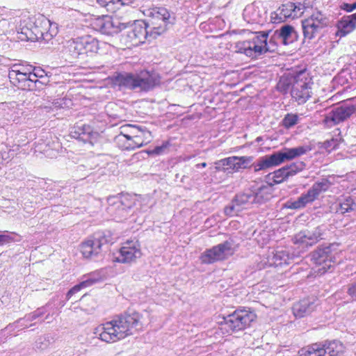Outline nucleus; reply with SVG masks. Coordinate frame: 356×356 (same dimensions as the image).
Returning a JSON list of instances; mask_svg holds the SVG:
<instances>
[{
    "mask_svg": "<svg viewBox=\"0 0 356 356\" xmlns=\"http://www.w3.org/2000/svg\"><path fill=\"white\" fill-rule=\"evenodd\" d=\"M307 235L305 234V230L300 231L296 234L293 238V241L295 244H298L302 246V248H309L308 241Z\"/></svg>",
    "mask_w": 356,
    "mask_h": 356,
    "instance_id": "nucleus-43",
    "label": "nucleus"
},
{
    "mask_svg": "<svg viewBox=\"0 0 356 356\" xmlns=\"http://www.w3.org/2000/svg\"><path fill=\"white\" fill-rule=\"evenodd\" d=\"M99 49V41L90 35H86L67 40L63 46V53L65 60L70 63H86L97 54Z\"/></svg>",
    "mask_w": 356,
    "mask_h": 356,
    "instance_id": "nucleus-3",
    "label": "nucleus"
},
{
    "mask_svg": "<svg viewBox=\"0 0 356 356\" xmlns=\"http://www.w3.org/2000/svg\"><path fill=\"white\" fill-rule=\"evenodd\" d=\"M241 209V207H239V205L236 204V202H234V198L232 200V203L225 207V213L227 216H234L235 213L240 211Z\"/></svg>",
    "mask_w": 356,
    "mask_h": 356,
    "instance_id": "nucleus-45",
    "label": "nucleus"
},
{
    "mask_svg": "<svg viewBox=\"0 0 356 356\" xmlns=\"http://www.w3.org/2000/svg\"><path fill=\"white\" fill-rule=\"evenodd\" d=\"M47 72L42 69L40 67L32 66L31 68V74L30 76L31 79H38L46 74Z\"/></svg>",
    "mask_w": 356,
    "mask_h": 356,
    "instance_id": "nucleus-49",
    "label": "nucleus"
},
{
    "mask_svg": "<svg viewBox=\"0 0 356 356\" xmlns=\"http://www.w3.org/2000/svg\"><path fill=\"white\" fill-rule=\"evenodd\" d=\"M232 245V241H225L206 250L200 256L202 263L211 264L227 259L234 253Z\"/></svg>",
    "mask_w": 356,
    "mask_h": 356,
    "instance_id": "nucleus-14",
    "label": "nucleus"
},
{
    "mask_svg": "<svg viewBox=\"0 0 356 356\" xmlns=\"http://www.w3.org/2000/svg\"><path fill=\"white\" fill-rule=\"evenodd\" d=\"M13 241V238L6 234L5 233L0 234V246L3 245L6 243H10Z\"/></svg>",
    "mask_w": 356,
    "mask_h": 356,
    "instance_id": "nucleus-52",
    "label": "nucleus"
},
{
    "mask_svg": "<svg viewBox=\"0 0 356 356\" xmlns=\"http://www.w3.org/2000/svg\"><path fill=\"white\" fill-rule=\"evenodd\" d=\"M168 143H164L162 145L156 146L152 150L148 152L149 154H156L159 155L161 154L164 150L167 148Z\"/></svg>",
    "mask_w": 356,
    "mask_h": 356,
    "instance_id": "nucleus-51",
    "label": "nucleus"
},
{
    "mask_svg": "<svg viewBox=\"0 0 356 356\" xmlns=\"http://www.w3.org/2000/svg\"><path fill=\"white\" fill-rule=\"evenodd\" d=\"M234 198V202L239 205V207L241 209H243L250 204H256L251 188L244 191L243 192L237 193Z\"/></svg>",
    "mask_w": 356,
    "mask_h": 356,
    "instance_id": "nucleus-29",
    "label": "nucleus"
},
{
    "mask_svg": "<svg viewBox=\"0 0 356 356\" xmlns=\"http://www.w3.org/2000/svg\"><path fill=\"white\" fill-rule=\"evenodd\" d=\"M1 155L3 160H7L10 158L9 152H6V151H1Z\"/></svg>",
    "mask_w": 356,
    "mask_h": 356,
    "instance_id": "nucleus-58",
    "label": "nucleus"
},
{
    "mask_svg": "<svg viewBox=\"0 0 356 356\" xmlns=\"http://www.w3.org/2000/svg\"><path fill=\"white\" fill-rule=\"evenodd\" d=\"M109 243H113L110 234H96L81 245L80 251L85 258L93 259L103 250H106Z\"/></svg>",
    "mask_w": 356,
    "mask_h": 356,
    "instance_id": "nucleus-10",
    "label": "nucleus"
},
{
    "mask_svg": "<svg viewBox=\"0 0 356 356\" xmlns=\"http://www.w3.org/2000/svg\"><path fill=\"white\" fill-rule=\"evenodd\" d=\"M12 151L14 152L15 150L14 149H9V152H10Z\"/></svg>",
    "mask_w": 356,
    "mask_h": 356,
    "instance_id": "nucleus-61",
    "label": "nucleus"
},
{
    "mask_svg": "<svg viewBox=\"0 0 356 356\" xmlns=\"http://www.w3.org/2000/svg\"><path fill=\"white\" fill-rule=\"evenodd\" d=\"M331 186L327 179H322L315 182L312 186L306 192L302 193L296 200L288 201L285 207L291 209H300L305 208L307 204L312 203L319 195L327 191Z\"/></svg>",
    "mask_w": 356,
    "mask_h": 356,
    "instance_id": "nucleus-6",
    "label": "nucleus"
},
{
    "mask_svg": "<svg viewBox=\"0 0 356 356\" xmlns=\"http://www.w3.org/2000/svg\"><path fill=\"white\" fill-rule=\"evenodd\" d=\"M257 318L254 312L248 309H236L233 313L224 316V325L231 331L238 332L250 327Z\"/></svg>",
    "mask_w": 356,
    "mask_h": 356,
    "instance_id": "nucleus-12",
    "label": "nucleus"
},
{
    "mask_svg": "<svg viewBox=\"0 0 356 356\" xmlns=\"http://www.w3.org/2000/svg\"><path fill=\"white\" fill-rule=\"evenodd\" d=\"M127 129L131 136H142L143 128L133 124L123 126V130Z\"/></svg>",
    "mask_w": 356,
    "mask_h": 356,
    "instance_id": "nucleus-46",
    "label": "nucleus"
},
{
    "mask_svg": "<svg viewBox=\"0 0 356 356\" xmlns=\"http://www.w3.org/2000/svg\"><path fill=\"white\" fill-rule=\"evenodd\" d=\"M32 65L15 64L9 71L8 77L12 84L20 89L30 79Z\"/></svg>",
    "mask_w": 356,
    "mask_h": 356,
    "instance_id": "nucleus-20",
    "label": "nucleus"
},
{
    "mask_svg": "<svg viewBox=\"0 0 356 356\" xmlns=\"http://www.w3.org/2000/svg\"><path fill=\"white\" fill-rule=\"evenodd\" d=\"M142 315L129 309L118 315L113 320L99 325L94 330L95 337L106 343H113L134 335L143 328Z\"/></svg>",
    "mask_w": 356,
    "mask_h": 356,
    "instance_id": "nucleus-1",
    "label": "nucleus"
},
{
    "mask_svg": "<svg viewBox=\"0 0 356 356\" xmlns=\"http://www.w3.org/2000/svg\"><path fill=\"white\" fill-rule=\"evenodd\" d=\"M54 342V339L49 334H45L40 337L35 342V346L38 349L45 350L51 343Z\"/></svg>",
    "mask_w": 356,
    "mask_h": 356,
    "instance_id": "nucleus-38",
    "label": "nucleus"
},
{
    "mask_svg": "<svg viewBox=\"0 0 356 356\" xmlns=\"http://www.w3.org/2000/svg\"><path fill=\"white\" fill-rule=\"evenodd\" d=\"M324 146L326 149H333L336 148L337 142L334 139L331 140H327L324 143Z\"/></svg>",
    "mask_w": 356,
    "mask_h": 356,
    "instance_id": "nucleus-54",
    "label": "nucleus"
},
{
    "mask_svg": "<svg viewBox=\"0 0 356 356\" xmlns=\"http://www.w3.org/2000/svg\"><path fill=\"white\" fill-rule=\"evenodd\" d=\"M341 9L343 10H346V12H352L354 10L356 9V2H354L353 3H343L341 6Z\"/></svg>",
    "mask_w": 356,
    "mask_h": 356,
    "instance_id": "nucleus-53",
    "label": "nucleus"
},
{
    "mask_svg": "<svg viewBox=\"0 0 356 356\" xmlns=\"http://www.w3.org/2000/svg\"><path fill=\"white\" fill-rule=\"evenodd\" d=\"M40 83H43V85L45 86L49 84L50 82L49 77L47 75V73L46 74H44V76L38 78Z\"/></svg>",
    "mask_w": 356,
    "mask_h": 356,
    "instance_id": "nucleus-57",
    "label": "nucleus"
},
{
    "mask_svg": "<svg viewBox=\"0 0 356 356\" xmlns=\"http://www.w3.org/2000/svg\"><path fill=\"white\" fill-rule=\"evenodd\" d=\"M296 6L293 3H289L285 5H282V7L279 8L277 12H275L276 17L280 15V19L282 18L286 19L291 17V11H295Z\"/></svg>",
    "mask_w": 356,
    "mask_h": 356,
    "instance_id": "nucleus-34",
    "label": "nucleus"
},
{
    "mask_svg": "<svg viewBox=\"0 0 356 356\" xmlns=\"http://www.w3.org/2000/svg\"><path fill=\"white\" fill-rule=\"evenodd\" d=\"M291 84L293 85L291 79L282 76L277 84V90L284 94L287 93Z\"/></svg>",
    "mask_w": 356,
    "mask_h": 356,
    "instance_id": "nucleus-42",
    "label": "nucleus"
},
{
    "mask_svg": "<svg viewBox=\"0 0 356 356\" xmlns=\"http://www.w3.org/2000/svg\"><path fill=\"white\" fill-rule=\"evenodd\" d=\"M234 159V171H238L242 168H247L252 161V156H233Z\"/></svg>",
    "mask_w": 356,
    "mask_h": 356,
    "instance_id": "nucleus-36",
    "label": "nucleus"
},
{
    "mask_svg": "<svg viewBox=\"0 0 356 356\" xmlns=\"http://www.w3.org/2000/svg\"><path fill=\"white\" fill-rule=\"evenodd\" d=\"M287 169H286L284 167L274 171L272 173H269L266 178L268 181H272L273 182H270L273 184V186L274 184H278L284 181H285L286 179L289 177V172H287Z\"/></svg>",
    "mask_w": 356,
    "mask_h": 356,
    "instance_id": "nucleus-30",
    "label": "nucleus"
},
{
    "mask_svg": "<svg viewBox=\"0 0 356 356\" xmlns=\"http://www.w3.org/2000/svg\"><path fill=\"white\" fill-rule=\"evenodd\" d=\"M356 28V13L343 16L337 23L338 31L337 35L343 37L352 32Z\"/></svg>",
    "mask_w": 356,
    "mask_h": 356,
    "instance_id": "nucleus-26",
    "label": "nucleus"
},
{
    "mask_svg": "<svg viewBox=\"0 0 356 356\" xmlns=\"http://www.w3.org/2000/svg\"><path fill=\"white\" fill-rule=\"evenodd\" d=\"M108 210L118 220L126 219L134 207L135 200L129 194H121L108 198Z\"/></svg>",
    "mask_w": 356,
    "mask_h": 356,
    "instance_id": "nucleus-7",
    "label": "nucleus"
},
{
    "mask_svg": "<svg viewBox=\"0 0 356 356\" xmlns=\"http://www.w3.org/2000/svg\"><path fill=\"white\" fill-rule=\"evenodd\" d=\"M309 81L305 76V73L301 72L293 77V83L291 86V95L298 104H305L310 95Z\"/></svg>",
    "mask_w": 356,
    "mask_h": 356,
    "instance_id": "nucleus-16",
    "label": "nucleus"
},
{
    "mask_svg": "<svg viewBox=\"0 0 356 356\" xmlns=\"http://www.w3.org/2000/svg\"><path fill=\"white\" fill-rule=\"evenodd\" d=\"M346 293L352 301H356V280L347 285Z\"/></svg>",
    "mask_w": 356,
    "mask_h": 356,
    "instance_id": "nucleus-48",
    "label": "nucleus"
},
{
    "mask_svg": "<svg viewBox=\"0 0 356 356\" xmlns=\"http://www.w3.org/2000/svg\"><path fill=\"white\" fill-rule=\"evenodd\" d=\"M284 168L288 170L289 177H292L302 171L305 168V163L302 161H298L286 165Z\"/></svg>",
    "mask_w": 356,
    "mask_h": 356,
    "instance_id": "nucleus-41",
    "label": "nucleus"
},
{
    "mask_svg": "<svg viewBox=\"0 0 356 356\" xmlns=\"http://www.w3.org/2000/svg\"><path fill=\"white\" fill-rule=\"evenodd\" d=\"M97 280L88 277L86 280L81 282L79 284L74 286L72 289H70L67 293L66 298L67 300H70L72 296L79 292L81 289L86 288L96 283Z\"/></svg>",
    "mask_w": 356,
    "mask_h": 356,
    "instance_id": "nucleus-32",
    "label": "nucleus"
},
{
    "mask_svg": "<svg viewBox=\"0 0 356 356\" xmlns=\"http://www.w3.org/2000/svg\"><path fill=\"white\" fill-rule=\"evenodd\" d=\"M94 27L103 34L112 35L118 33L127 26L117 19H113L110 17L104 16L95 20Z\"/></svg>",
    "mask_w": 356,
    "mask_h": 356,
    "instance_id": "nucleus-19",
    "label": "nucleus"
},
{
    "mask_svg": "<svg viewBox=\"0 0 356 356\" xmlns=\"http://www.w3.org/2000/svg\"><path fill=\"white\" fill-rule=\"evenodd\" d=\"M234 159L233 156L225 158L217 161L214 163L215 169L216 171L226 172L229 170H234Z\"/></svg>",
    "mask_w": 356,
    "mask_h": 356,
    "instance_id": "nucleus-33",
    "label": "nucleus"
},
{
    "mask_svg": "<svg viewBox=\"0 0 356 356\" xmlns=\"http://www.w3.org/2000/svg\"><path fill=\"white\" fill-rule=\"evenodd\" d=\"M128 29L127 36L129 41L135 45L144 43L146 39H154L159 36L154 31L150 30V26L147 21H136Z\"/></svg>",
    "mask_w": 356,
    "mask_h": 356,
    "instance_id": "nucleus-13",
    "label": "nucleus"
},
{
    "mask_svg": "<svg viewBox=\"0 0 356 356\" xmlns=\"http://www.w3.org/2000/svg\"><path fill=\"white\" fill-rule=\"evenodd\" d=\"M150 26V30L154 31L158 35H161L168 29V25H172L175 22L173 13L163 7H156L152 9L149 19L147 20Z\"/></svg>",
    "mask_w": 356,
    "mask_h": 356,
    "instance_id": "nucleus-11",
    "label": "nucleus"
},
{
    "mask_svg": "<svg viewBox=\"0 0 356 356\" xmlns=\"http://www.w3.org/2000/svg\"><path fill=\"white\" fill-rule=\"evenodd\" d=\"M307 235L309 247H311L321 240L323 231L321 227L318 226L313 230H305Z\"/></svg>",
    "mask_w": 356,
    "mask_h": 356,
    "instance_id": "nucleus-31",
    "label": "nucleus"
},
{
    "mask_svg": "<svg viewBox=\"0 0 356 356\" xmlns=\"http://www.w3.org/2000/svg\"><path fill=\"white\" fill-rule=\"evenodd\" d=\"M315 300L306 298L295 303L292 307L296 318H303L310 315L316 309Z\"/></svg>",
    "mask_w": 356,
    "mask_h": 356,
    "instance_id": "nucleus-22",
    "label": "nucleus"
},
{
    "mask_svg": "<svg viewBox=\"0 0 356 356\" xmlns=\"http://www.w3.org/2000/svg\"><path fill=\"white\" fill-rule=\"evenodd\" d=\"M256 204H261L268 201L272 197L273 184L268 183L259 187H251Z\"/></svg>",
    "mask_w": 356,
    "mask_h": 356,
    "instance_id": "nucleus-25",
    "label": "nucleus"
},
{
    "mask_svg": "<svg viewBox=\"0 0 356 356\" xmlns=\"http://www.w3.org/2000/svg\"><path fill=\"white\" fill-rule=\"evenodd\" d=\"M207 166V163L205 162H203V163H198L196 165V168H205Z\"/></svg>",
    "mask_w": 356,
    "mask_h": 356,
    "instance_id": "nucleus-59",
    "label": "nucleus"
},
{
    "mask_svg": "<svg viewBox=\"0 0 356 356\" xmlns=\"http://www.w3.org/2000/svg\"><path fill=\"white\" fill-rule=\"evenodd\" d=\"M270 38L269 40H266V43H265V53L266 52H275L278 47L279 43H280V38H277V33L276 31H273L270 33Z\"/></svg>",
    "mask_w": 356,
    "mask_h": 356,
    "instance_id": "nucleus-35",
    "label": "nucleus"
},
{
    "mask_svg": "<svg viewBox=\"0 0 356 356\" xmlns=\"http://www.w3.org/2000/svg\"><path fill=\"white\" fill-rule=\"evenodd\" d=\"M134 145V149L136 148H139L147 144V141L143 139V136H132Z\"/></svg>",
    "mask_w": 356,
    "mask_h": 356,
    "instance_id": "nucleus-50",
    "label": "nucleus"
},
{
    "mask_svg": "<svg viewBox=\"0 0 356 356\" xmlns=\"http://www.w3.org/2000/svg\"><path fill=\"white\" fill-rule=\"evenodd\" d=\"M121 129L120 133L115 138V142L123 149L134 150V145L132 136L127 129L123 130V127H121Z\"/></svg>",
    "mask_w": 356,
    "mask_h": 356,
    "instance_id": "nucleus-28",
    "label": "nucleus"
},
{
    "mask_svg": "<svg viewBox=\"0 0 356 356\" xmlns=\"http://www.w3.org/2000/svg\"><path fill=\"white\" fill-rule=\"evenodd\" d=\"M70 136L72 138L82 141L84 143H89L92 144V140L97 136V133L92 132L89 126L84 125L83 127H74L70 132Z\"/></svg>",
    "mask_w": 356,
    "mask_h": 356,
    "instance_id": "nucleus-24",
    "label": "nucleus"
},
{
    "mask_svg": "<svg viewBox=\"0 0 356 356\" xmlns=\"http://www.w3.org/2000/svg\"><path fill=\"white\" fill-rule=\"evenodd\" d=\"M312 145L298 146L293 148H284L282 150L275 152L271 154L261 157L257 163H254V171L265 170L276 166L286 161H290L307 154L312 150Z\"/></svg>",
    "mask_w": 356,
    "mask_h": 356,
    "instance_id": "nucleus-4",
    "label": "nucleus"
},
{
    "mask_svg": "<svg viewBox=\"0 0 356 356\" xmlns=\"http://www.w3.org/2000/svg\"><path fill=\"white\" fill-rule=\"evenodd\" d=\"M332 246L331 244L321 245L309 254L310 261L316 266L312 268L316 275H322L330 268L333 258Z\"/></svg>",
    "mask_w": 356,
    "mask_h": 356,
    "instance_id": "nucleus-9",
    "label": "nucleus"
},
{
    "mask_svg": "<svg viewBox=\"0 0 356 356\" xmlns=\"http://www.w3.org/2000/svg\"><path fill=\"white\" fill-rule=\"evenodd\" d=\"M355 112V105L343 104L329 111L325 115L323 122L328 127H332L345 121Z\"/></svg>",
    "mask_w": 356,
    "mask_h": 356,
    "instance_id": "nucleus-17",
    "label": "nucleus"
},
{
    "mask_svg": "<svg viewBox=\"0 0 356 356\" xmlns=\"http://www.w3.org/2000/svg\"><path fill=\"white\" fill-rule=\"evenodd\" d=\"M142 255L138 241H127L120 249L119 254L113 257V261L119 263L129 264L135 261Z\"/></svg>",
    "mask_w": 356,
    "mask_h": 356,
    "instance_id": "nucleus-18",
    "label": "nucleus"
},
{
    "mask_svg": "<svg viewBox=\"0 0 356 356\" xmlns=\"http://www.w3.org/2000/svg\"><path fill=\"white\" fill-rule=\"evenodd\" d=\"M299 116L294 113H287L284 117L282 124L286 129H290L298 124Z\"/></svg>",
    "mask_w": 356,
    "mask_h": 356,
    "instance_id": "nucleus-40",
    "label": "nucleus"
},
{
    "mask_svg": "<svg viewBox=\"0 0 356 356\" xmlns=\"http://www.w3.org/2000/svg\"><path fill=\"white\" fill-rule=\"evenodd\" d=\"M29 27L22 29V34L24 35L27 40L36 41L44 38L43 31L50 26L49 21L43 17L36 19Z\"/></svg>",
    "mask_w": 356,
    "mask_h": 356,
    "instance_id": "nucleus-21",
    "label": "nucleus"
},
{
    "mask_svg": "<svg viewBox=\"0 0 356 356\" xmlns=\"http://www.w3.org/2000/svg\"><path fill=\"white\" fill-rule=\"evenodd\" d=\"M297 256L295 254H291L287 250H277L269 259L268 262L270 266H281L284 264H289Z\"/></svg>",
    "mask_w": 356,
    "mask_h": 356,
    "instance_id": "nucleus-27",
    "label": "nucleus"
},
{
    "mask_svg": "<svg viewBox=\"0 0 356 356\" xmlns=\"http://www.w3.org/2000/svg\"><path fill=\"white\" fill-rule=\"evenodd\" d=\"M355 203L350 197L346 198L343 202L339 204V208L342 213L351 211L354 210Z\"/></svg>",
    "mask_w": 356,
    "mask_h": 356,
    "instance_id": "nucleus-44",
    "label": "nucleus"
},
{
    "mask_svg": "<svg viewBox=\"0 0 356 356\" xmlns=\"http://www.w3.org/2000/svg\"><path fill=\"white\" fill-rule=\"evenodd\" d=\"M272 30L257 32L252 40L239 41L236 43V52L244 54L250 58H256L265 54V43Z\"/></svg>",
    "mask_w": 356,
    "mask_h": 356,
    "instance_id": "nucleus-5",
    "label": "nucleus"
},
{
    "mask_svg": "<svg viewBox=\"0 0 356 356\" xmlns=\"http://www.w3.org/2000/svg\"><path fill=\"white\" fill-rule=\"evenodd\" d=\"M97 3L107 9V10H112L114 9L113 6L118 3V0H97Z\"/></svg>",
    "mask_w": 356,
    "mask_h": 356,
    "instance_id": "nucleus-47",
    "label": "nucleus"
},
{
    "mask_svg": "<svg viewBox=\"0 0 356 356\" xmlns=\"http://www.w3.org/2000/svg\"><path fill=\"white\" fill-rule=\"evenodd\" d=\"M46 312L45 307H42L40 308H38L33 312L29 314L24 316V318H21L18 319L15 323H19L22 321H33L35 319H37L39 317L42 316Z\"/></svg>",
    "mask_w": 356,
    "mask_h": 356,
    "instance_id": "nucleus-39",
    "label": "nucleus"
},
{
    "mask_svg": "<svg viewBox=\"0 0 356 356\" xmlns=\"http://www.w3.org/2000/svg\"><path fill=\"white\" fill-rule=\"evenodd\" d=\"M300 356H341L344 352L343 345L337 340L315 343L302 349Z\"/></svg>",
    "mask_w": 356,
    "mask_h": 356,
    "instance_id": "nucleus-8",
    "label": "nucleus"
},
{
    "mask_svg": "<svg viewBox=\"0 0 356 356\" xmlns=\"http://www.w3.org/2000/svg\"><path fill=\"white\" fill-rule=\"evenodd\" d=\"M113 81L120 88L148 92L159 85L161 76L153 70H142L138 73L120 72L113 76Z\"/></svg>",
    "mask_w": 356,
    "mask_h": 356,
    "instance_id": "nucleus-2",
    "label": "nucleus"
},
{
    "mask_svg": "<svg viewBox=\"0 0 356 356\" xmlns=\"http://www.w3.org/2000/svg\"><path fill=\"white\" fill-rule=\"evenodd\" d=\"M44 86L38 79H29L20 89L23 90H41Z\"/></svg>",
    "mask_w": 356,
    "mask_h": 356,
    "instance_id": "nucleus-37",
    "label": "nucleus"
},
{
    "mask_svg": "<svg viewBox=\"0 0 356 356\" xmlns=\"http://www.w3.org/2000/svg\"><path fill=\"white\" fill-rule=\"evenodd\" d=\"M142 136H143V139H145V140L147 141V144L150 141L152 138L151 132L146 130V129H143Z\"/></svg>",
    "mask_w": 356,
    "mask_h": 356,
    "instance_id": "nucleus-55",
    "label": "nucleus"
},
{
    "mask_svg": "<svg viewBox=\"0 0 356 356\" xmlns=\"http://www.w3.org/2000/svg\"><path fill=\"white\" fill-rule=\"evenodd\" d=\"M124 4V0H118V3Z\"/></svg>",
    "mask_w": 356,
    "mask_h": 356,
    "instance_id": "nucleus-60",
    "label": "nucleus"
},
{
    "mask_svg": "<svg viewBox=\"0 0 356 356\" xmlns=\"http://www.w3.org/2000/svg\"><path fill=\"white\" fill-rule=\"evenodd\" d=\"M329 19L321 12L313 13L309 17L302 21V28L305 38L312 40L316 38L321 31L327 26Z\"/></svg>",
    "mask_w": 356,
    "mask_h": 356,
    "instance_id": "nucleus-15",
    "label": "nucleus"
},
{
    "mask_svg": "<svg viewBox=\"0 0 356 356\" xmlns=\"http://www.w3.org/2000/svg\"><path fill=\"white\" fill-rule=\"evenodd\" d=\"M280 38V43L284 45H289L296 42L298 39V33L294 27L290 24L282 25L279 29L275 30Z\"/></svg>",
    "mask_w": 356,
    "mask_h": 356,
    "instance_id": "nucleus-23",
    "label": "nucleus"
},
{
    "mask_svg": "<svg viewBox=\"0 0 356 356\" xmlns=\"http://www.w3.org/2000/svg\"><path fill=\"white\" fill-rule=\"evenodd\" d=\"M42 33L44 35V38H42L40 40H42L47 41V42L53 38V35H54L51 33L47 31V29L46 31H43Z\"/></svg>",
    "mask_w": 356,
    "mask_h": 356,
    "instance_id": "nucleus-56",
    "label": "nucleus"
}]
</instances>
